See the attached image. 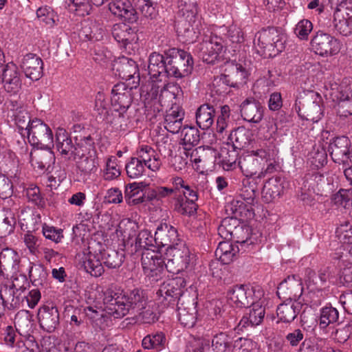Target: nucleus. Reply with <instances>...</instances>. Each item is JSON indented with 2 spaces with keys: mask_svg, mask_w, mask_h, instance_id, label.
I'll return each instance as SVG.
<instances>
[{
  "mask_svg": "<svg viewBox=\"0 0 352 352\" xmlns=\"http://www.w3.org/2000/svg\"><path fill=\"white\" fill-rule=\"evenodd\" d=\"M124 199L129 206L138 205L145 201L144 194L140 190L139 184H129L126 186Z\"/></svg>",
  "mask_w": 352,
  "mask_h": 352,
  "instance_id": "nucleus-45",
  "label": "nucleus"
},
{
  "mask_svg": "<svg viewBox=\"0 0 352 352\" xmlns=\"http://www.w3.org/2000/svg\"><path fill=\"white\" fill-rule=\"evenodd\" d=\"M117 72L122 79L129 80L134 78V76L138 72V67L136 63L128 58H123L117 64Z\"/></svg>",
  "mask_w": 352,
  "mask_h": 352,
  "instance_id": "nucleus-44",
  "label": "nucleus"
},
{
  "mask_svg": "<svg viewBox=\"0 0 352 352\" xmlns=\"http://www.w3.org/2000/svg\"><path fill=\"white\" fill-rule=\"evenodd\" d=\"M182 136L186 150H190L199 142V132L195 126L185 125L182 130Z\"/></svg>",
  "mask_w": 352,
  "mask_h": 352,
  "instance_id": "nucleus-52",
  "label": "nucleus"
},
{
  "mask_svg": "<svg viewBox=\"0 0 352 352\" xmlns=\"http://www.w3.org/2000/svg\"><path fill=\"white\" fill-rule=\"evenodd\" d=\"M154 237L148 230L140 231L135 239V252H137L141 250H146L149 252V247L153 246V242Z\"/></svg>",
  "mask_w": 352,
  "mask_h": 352,
  "instance_id": "nucleus-57",
  "label": "nucleus"
},
{
  "mask_svg": "<svg viewBox=\"0 0 352 352\" xmlns=\"http://www.w3.org/2000/svg\"><path fill=\"white\" fill-rule=\"evenodd\" d=\"M0 81L3 84L6 91L12 94H17L21 89V74L17 66L9 63L3 67Z\"/></svg>",
  "mask_w": 352,
  "mask_h": 352,
  "instance_id": "nucleus-18",
  "label": "nucleus"
},
{
  "mask_svg": "<svg viewBox=\"0 0 352 352\" xmlns=\"http://www.w3.org/2000/svg\"><path fill=\"white\" fill-rule=\"evenodd\" d=\"M29 277L33 285L43 286L47 283V272L44 265L32 264L29 270Z\"/></svg>",
  "mask_w": 352,
  "mask_h": 352,
  "instance_id": "nucleus-49",
  "label": "nucleus"
},
{
  "mask_svg": "<svg viewBox=\"0 0 352 352\" xmlns=\"http://www.w3.org/2000/svg\"><path fill=\"white\" fill-rule=\"evenodd\" d=\"M239 252V248L237 245H234L230 240H226L219 243L215 250V256L223 264H229L234 260Z\"/></svg>",
  "mask_w": 352,
  "mask_h": 352,
  "instance_id": "nucleus-35",
  "label": "nucleus"
},
{
  "mask_svg": "<svg viewBox=\"0 0 352 352\" xmlns=\"http://www.w3.org/2000/svg\"><path fill=\"white\" fill-rule=\"evenodd\" d=\"M351 189H340L337 193L333 195L332 202L335 205L346 208L351 204Z\"/></svg>",
  "mask_w": 352,
  "mask_h": 352,
  "instance_id": "nucleus-63",
  "label": "nucleus"
},
{
  "mask_svg": "<svg viewBox=\"0 0 352 352\" xmlns=\"http://www.w3.org/2000/svg\"><path fill=\"white\" fill-rule=\"evenodd\" d=\"M311 45L315 53L322 56L337 54L341 48L338 39L322 31L316 32L311 41Z\"/></svg>",
  "mask_w": 352,
  "mask_h": 352,
  "instance_id": "nucleus-11",
  "label": "nucleus"
},
{
  "mask_svg": "<svg viewBox=\"0 0 352 352\" xmlns=\"http://www.w3.org/2000/svg\"><path fill=\"white\" fill-rule=\"evenodd\" d=\"M186 297L181 298L177 305L178 319L184 327L192 328L198 320L197 297L195 295Z\"/></svg>",
  "mask_w": 352,
  "mask_h": 352,
  "instance_id": "nucleus-13",
  "label": "nucleus"
},
{
  "mask_svg": "<svg viewBox=\"0 0 352 352\" xmlns=\"http://www.w3.org/2000/svg\"><path fill=\"white\" fill-rule=\"evenodd\" d=\"M146 166L135 157H132L126 164L125 169L128 177L132 179H138L142 177L145 171Z\"/></svg>",
  "mask_w": 352,
  "mask_h": 352,
  "instance_id": "nucleus-53",
  "label": "nucleus"
},
{
  "mask_svg": "<svg viewBox=\"0 0 352 352\" xmlns=\"http://www.w3.org/2000/svg\"><path fill=\"white\" fill-rule=\"evenodd\" d=\"M240 111L244 120L257 124L263 118L264 107L258 100L249 97L241 104Z\"/></svg>",
  "mask_w": 352,
  "mask_h": 352,
  "instance_id": "nucleus-22",
  "label": "nucleus"
},
{
  "mask_svg": "<svg viewBox=\"0 0 352 352\" xmlns=\"http://www.w3.org/2000/svg\"><path fill=\"white\" fill-rule=\"evenodd\" d=\"M25 135L30 144L34 146L50 149L54 146L52 130L40 119L34 118L32 120L30 128L25 133Z\"/></svg>",
  "mask_w": 352,
  "mask_h": 352,
  "instance_id": "nucleus-8",
  "label": "nucleus"
},
{
  "mask_svg": "<svg viewBox=\"0 0 352 352\" xmlns=\"http://www.w3.org/2000/svg\"><path fill=\"white\" fill-rule=\"evenodd\" d=\"M135 158L152 171L160 169L162 162L156 151L148 145L140 146L135 152Z\"/></svg>",
  "mask_w": 352,
  "mask_h": 352,
  "instance_id": "nucleus-27",
  "label": "nucleus"
},
{
  "mask_svg": "<svg viewBox=\"0 0 352 352\" xmlns=\"http://www.w3.org/2000/svg\"><path fill=\"white\" fill-rule=\"evenodd\" d=\"M350 140L346 136L337 137L329 146V151L333 161L343 166H349L352 162L350 155Z\"/></svg>",
  "mask_w": 352,
  "mask_h": 352,
  "instance_id": "nucleus-15",
  "label": "nucleus"
},
{
  "mask_svg": "<svg viewBox=\"0 0 352 352\" xmlns=\"http://www.w3.org/2000/svg\"><path fill=\"white\" fill-rule=\"evenodd\" d=\"M173 285L171 280L167 283H164L160 289L157 292L160 296L164 298V300L167 301V305H179V299L184 296L189 298V293H182L180 289H177V287Z\"/></svg>",
  "mask_w": 352,
  "mask_h": 352,
  "instance_id": "nucleus-30",
  "label": "nucleus"
},
{
  "mask_svg": "<svg viewBox=\"0 0 352 352\" xmlns=\"http://www.w3.org/2000/svg\"><path fill=\"white\" fill-rule=\"evenodd\" d=\"M138 313V319L140 322L144 324H153L157 322L159 319V313L155 303L148 301L146 306L140 311Z\"/></svg>",
  "mask_w": 352,
  "mask_h": 352,
  "instance_id": "nucleus-46",
  "label": "nucleus"
},
{
  "mask_svg": "<svg viewBox=\"0 0 352 352\" xmlns=\"http://www.w3.org/2000/svg\"><path fill=\"white\" fill-rule=\"evenodd\" d=\"M38 19L49 27H53L56 23V14L53 10L49 7H41L36 10Z\"/></svg>",
  "mask_w": 352,
  "mask_h": 352,
  "instance_id": "nucleus-62",
  "label": "nucleus"
},
{
  "mask_svg": "<svg viewBox=\"0 0 352 352\" xmlns=\"http://www.w3.org/2000/svg\"><path fill=\"white\" fill-rule=\"evenodd\" d=\"M125 293L126 292L115 285H111L104 292V310L109 315L115 318H121L126 316Z\"/></svg>",
  "mask_w": 352,
  "mask_h": 352,
  "instance_id": "nucleus-7",
  "label": "nucleus"
},
{
  "mask_svg": "<svg viewBox=\"0 0 352 352\" xmlns=\"http://www.w3.org/2000/svg\"><path fill=\"white\" fill-rule=\"evenodd\" d=\"M250 135V131L245 127H238L229 134L227 144L234 150H241L249 144Z\"/></svg>",
  "mask_w": 352,
  "mask_h": 352,
  "instance_id": "nucleus-34",
  "label": "nucleus"
},
{
  "mask_svg": "<svg viewBox=\"0 0 352 352\" xmlns=\"http://www.w3.org/2000/svg\"><path fill=\"white\" fill-rule=\"evenodd\" d=\"M104 31L96 24L85 22L79 30L78 35L82 42L100 41L103 38Z\"/></svg>",
  "mask_w": 352,
  "mask_h": 352,
  "instance_id": "nucleus-36",
  "label": "nucleus"
},
{
  "mask_svg": "<svg viewBox=\"0 0 352 352\" xmlns=\"http://www.w3.org/2000/svg\"><path fill=\"white\" fill-rule=\"evenodd\" d=\"M133 87L118 82L111 90V102L115 112H127L133 102Z\"/></svg>",
  "mask_w": 352,
  "mask_h": 352,
  "instance_id": "nucleus-12",
  "label": "nucleus"
},
{
  "mask_svg": "<svg viewBox=\"0 0 352 352\" xmlns=\"http://www.w3.org/2000/svg\"><path fill=\"white\" fill-rule=\"evenodd\" d=\"M100 256L103 265L109 269L119 268L122 266L125 258L123 252L109 248L100 252Z\"/></svg>",
  "mask_w": 352,
  "mask_h": 352,
  "instance_id": "nucleus-39",
  "label": "nucleus"
},
{
  "mask_svg": "<svg viewBox=\"0 0 352 352\" xmlns=\"http://www.w3.org/2000/svg\"><path fill=\"white\" fill-rule=\"evenodd\" d=\"M120 175V170L117 164V159L113 156L109 157L103 171V178L105 180L111 181L118 178Z\"/></svg>",
  "mask_w": 352,
  "mask_h": 352,
  "instance_id": "nucleus-59",
  "label": "nucleus"
},
{
  "mask_svg": "<svg viewBox=\"0 0 352 352\" xmlns=\"http://www.w3.org/2000/svg\"><path fill=\"white\" fill-rule=\"evenodd\" d=\"M213 91L217 94L223 95L229 92L231 83L225 74L214 77L212 82Z\"/></svg>",
  "mask_w": 352,
  "mask_h": 352,
  "instance_id": "nucleus-61",
  "label": "nucleus"
},
{
  "mask_svg": "<svg viewBox=\"0 0 352 352\" xmlns=\"http://www.w3.org/2000/svg\"><path fill=\"white\" fill-rule=\"evenodd\" d=\"M232 338L226 332L213 336L212 349L214 352H232Z\"/></svg>",
  "mask_w": 352,
  "mask_h": 352,
  "instance_id": "nucleus-43",
  "label": "nucleus"
},
{
  "mask_svg": "<svg viewBox=\"0 0 352 352\" xmlns=\"http://www.w3.org/2000/svg\"><path fill=\"white\" fill-rule=\"evenodd\" d=\"M285 40L280 31L274 27L263 29L255 34L254 45L264 58L275 56L285 48Z\"/></svg>",
  "mask_w": 352,
  "mask_h": 352,
  "instance_id": "nucleus-3",
  "label": "nucleus"
},
{
  "mask_svg": "<svg viewBox=\"0 0 352 352\" xmlns=\"http://www.w3.org/2000/svg\"><path fill=\"white\" fill-rule=\"evenodd\" d=\"M82 266L85 271L95 277H99L104 273L103 263L101 258L89 253L83 261Z\"/></svg>",
  "mask_w": 352,
  "mask_h": 352,
  "instance_id": "nucleus-42",
  "label": "nucleus"
},
{
  "mask_svg": "<svg viewBox=\"0 0 352 352\" xmlns=\"http://www.w3.org/2000/svg\"><path fill=\"white\" fill-rule=\"evenodd\" d=\"M165 342L164 334L162 332H157L146 336L142 340V345L144 349H155L160 351L164 348Z\"/></svg>",
  "mask_w": 352,
  "mask_h": 352,
  "instance_id": "nucleus-47",
  "label": "nucleus"
},
{
  "mask_svg": "<svg viewBox=\"0 0 352 352\" xmlns=\"http://www.w3.org/2000/svg\"><path fill=\"white\" fill-rule=\"evenodd\" d=\"M279 182L280 180L277 178L274 179H270L265 184L263 192L266 201H271L280 197L282 187Z\"/></svg>",
  "mask_w": 352,
  "mask_h": 352,
  "instance_id": "nucleus-56",
  "label": "nucleus"
},
{
  "mask_svg": "<svg viewBox=\"0 0 352 352\" xmlns=\"http://www.w3.org/2000/svg\"><path fill=\"white\" fill-rule=\"evenodd\" d=\"M201 42L196 46L198 56L207 64H214L220 58L227 43L216 33L201 28Z\"/></svg>",
  "mask_w": 352,
  "mask_h": 352,
  "instance_id": "nucleus-4",
  "label": "nucleus"
},
{
  "mask_svg": "<svg viewBox=\"0 0 352 352\" xmlns=\"http://www.w3.org/2000/svg\"><path fill=\"white\" fill-rule=\"evenodd\" d=\"M177 7V14L180 18L176 24L177 35L183 43H192L201 34L202 28L197 1L180 0Z\"/></svg>",
  "mask_w": 352,
  "mask_h": 352,
  "instance_id": "nucleus-1",
  "label": "nucleus"
},
{
  "mask_svg": "<svg viewBox=\"0 0 352 352\" xmlns=\"http://www.w3.org/2000/svg\"><path fill=\"white\" fill-rule=\"evenodd\" d=\"M14 118L15 124L19 128L20 133L22 135L25 136V133L28 131L30 126L32 120L28 111L23 109L13 113Z\"/></svg>",
  "mask_w": 352,
  "mask_h": 352,
  "instance_id": "nucleus-58",
  "label": "nucleus"
},
{
  "mask_svg": "<svg viewBox=\"0 0 352 352\" xmlns=\"http://www.w3.org/2000/svg\"><path fill=\"white\" fill-rule=\"evenodd\" d=\"M67 3L69 8L78 15H88L91 10L89 0H67Z\"/></svg>",
  "mask_w": 352,
  "mask_h": 352,
  "instance_id": "nucleus-60",
  "label": "nucleus"
},
{
  "mask_svg": "<svg viewBox=\"0 0 352 352\" xmlns=\"http://www.w3.org/2000/svg\"><path fill=\"white\" fill-rule=\"evenodd\" d=\"M55 147L61 157L67 161H75L85 155V152L94 146V140L90 134L88 135H76L73 142L68 132L58 127L55 135Z\"/></svg>",
  "mask_w": 352,
  "mask_h": 352,
  "instance_id": "nucleus-2",
  "label": "nucleus"
},
{
  "mask_svg": "<svg viewBox=\"0 0 352 352\" xmlns=\"http://www.w3.org/2000/svg\"><path fill=\"white\" fill-rule=\"evenodd\" d=\"M148 74L151 78L157 79L159 77H169L168 64H166V50L161 54L153 52L149 56Z\"/></svg>",
  "mask_w": 352,
  "mask_h": 352,
  "instance_id": "nucleus-25",
  "label": "nucleus"
},
{
  "mask_svg": "<svg viewBox=\"0 0 352 352\" xmlns=\"http://www.w3.org/2000/svg\"><path fill=\"white\" fill-rule=\"evenodd\" d=\"M141 261L142 269L164 268L166 265L161 256L155 251L143 252Z\"/></svg>",
  "mask_w": 352,
  "mask_h": 352,
  "instance_id": "nucleus-51",
  "label": "nucleus"
},
{
  "mask_svg": "<svg viewBox=\"0 0 352 352\" xmlns=\"http://www.w3.org/2000/svg\"><path fill=\"white\" fill-rule=\"evenodd\" d=\"M196 122L202 130L209 129L214 122L215 109L209 104H201L196 111Z\"/></svg>",
  "mask_w": 352,
  "mask_h": 352,
  "instance_id": "nucleus-33",
  "label": "nucleus"
},
{
  "mask_svg": "<svg viewBox=\"0 0 352 352\" xmlns=\"http://www.w3.org/2000/svg\"><path fill=\"white\" fill-rule=\"evenodd\" d=\"M234 214V217L224 218L218 227L219 235L225 240L232 239L233 234H237L236 232L240 230V228H237L240 225L237 211L236 210Z\"/></svg>",
  "mask_w": 352,
  "mask_h": 352,
  "instance_id": "nucleus-37",
  "label": "nucleus"
},
{
  "mask_svg": "<svg viewBox=\"0 0 352 352\" xmlns=\"http://www.w3.org/2000/svg\"><path fill=\"white\" fill-rule=\"evenodd\" d=\"M16 220L10 210H6L0 214V237H6L13 232Z\"/></svg>",
  "mask_w": 352,
  "mask_h": 352,
  "instance_id": "nucleus-50",
  "label": "nucleus"
},
{
  "mask_svg": "<svg viewBox=\"0 0 352 352\" xmlns=\"http://www.w3.org/2000/svg\"><path fill=\"white\" fill-rule=\"evenodd\" d=\"M313 30V25L308 19L300 20L296 25L294 32L301 40H307Z\"/></svg>",
  "mask_w": 352,
  "mask_h": 352,
  "instance_id": "nucleus-64",
  "label": "nucleus"
},
{
  "mask_svg": "<svg viewBox=\"0 0 352 352\" xmlns=\"http://www.w3.org/2000/svg\"><path fill=\"white\" fill-rule=\"evenodd\" d=\"M227 296L236 307H248L254 302V290L247 285H236L230 287Z\"/></svg>",
  "mask_w": 352,
  "mask_h": 352,
  "instance_id": "nucleus-19",
  "label": "nucleus"
},
{
  "mask_svg": "<svg viewBox=\"0 0 352 352\" xmlns=\"http://www.w3.org/2000/svg\"><path fill=\"white\" fill-rule=\"evenodd\" d=\"M336 30L342 36L352 34V0H343L336 6L333 13Z\"/></svg>",
  "mask_w": 352,
  "mask_h": 352,
  "instance_id": "nucleus-9",
  "label": "nucleus"
},
{
  "mask_svg": "<svg viewBox=\"0 0 352 352\" xmlns=\"http://www.w3.org/2000/svg\"><path fill=\"white\" fill-rule=\"evenodd\" d=\"M301 307L299 302L291 300L285 301V302L280 304L276 309L278 321L290 323L296 318Z\"/></svg>",
  "mask_w": 352,
  "mask_h": 352,
  "instance_id": "nucleus-32",
  "label": "nucleus"
},
{
  "mask_svg": "<svg viewBox=\"0 0 352 352\" xmlns=\"http://www.w3.org/2000/svg\"><path fill=\"white\" fill-rule=\"evenodd\" d=\"M31 160L37 167L41 170L48 168L52 163L55 162V156L51 148L45 152H39L37 156H32L31 153Z\"/></svg>",
  "mask_w": 352,
  "mask_h": 352,
  "instance_id": "nucleus-54",
  "label": "nucleus"
},
{
  "mask_svg": "<svg viewBox=\"0 0 352 352\" xmlns=\"http://www.w3.org/2000/svg\"><path fill=\"white\" fill-rule=\"evenodd\" d=\"M302 292L303 287L300 278L297 275H292L279 284L276 293L279 298L285 301L296 302Z\"/></svg>",
  "mask_w": 352,
  "mask_h": 352,
  "instance_id": "nucleus-16",
  "label": "nucleus"
},
{
  "mask_svg": "<svg viewBox=\"0 0 352 352\" xmlns=\"http://www.w3.org/2000/svg\"><path fill=\"white\" fill-rule=\"evenodd\" d=\"M19 261L16 252L8 248L0 252V276L3 275V270L7 268L15 269Z\"/></svg>",
  "mask_w": 352,
  "mask_h": 352,
  "instance_id": "nucleus-41",
  "label": "nucleus"
},
{
  "mask_svg": "<svg viewBox=\"0 0 352 352\" xmlns=\"http://www.w3.org/2000/svg\"><path fill=\"white\" fill-rule=\"evenodd\" d=\"M224 74L230 80L232 87L245 84L248 77V72L242 65L232 63L226 66Z\"/></svg>",
  "mask_w": 352,
  "mask_h": 352,
  "instance_id": "nucleus-38",
  "label": "nucleus"
},
{
  "mask_svg": "<svg viewBox=\"0 0 352 352\" xmlns=\"http://www.w3.org/2000/svg\"><path fill=\"white\" fill-rule=\"evenodd\" d=\"M166 64L169 77L182 78L192 73L194 61L192 56L188 52L171 48L166 50Z\"/></svg>",
  "mask_w": 352,
  "mask_h": 352,
  "instance_id": "nucleus-5",
  "label": "nucleus"
},
{
  "mask_svg": "<svg viewBox=\"0 0 352 352\" xmlns=\"http://www.w3.org/2000/svg\"><path fill=\"white\" fill-rule=\"evenodd\" d=\"M269 157L270 153L265 149L260 148L252 151L239 158L238 166L244 175L252 177L258 173L265 162H267Z\"/></svg>",
  "mask_w": 352,
  "mask_h": 352,
  "instance_id": "nucleus-10",
  "label": "nucleus"
},
{
  "mask_svg": "<svg viewBox=\"0 0 352 352\" xmlns=\"http://www.w3.org/2000/svg\"><path fill=\"white\" fill-rule=\"evenodd\" d=\"M171 258L168 259L166 267L170 264L175 265L177 272L184 271L193 264L194 256L190 253L189 248L184 243L176 244L168 250Z\"/></svg>",
  "mask_w": 352,
  "mask_h": 352,
  "instance_id": "nucleus-14",
  "label": "nucleus"
},
{
  "mask_svg": "<svg viewBox=\"0 0 352 352\" xmlns=\"http://www.w3.org/2000/svg\"><path fill=\"white\" fill-rule=\"evenodd\" d=\"M294 108L298 116L306 120L318 122L322 117L320 105L309 97L296 100Z\"/></svg>",
  "mask_w": 352,
  "mask_h": 352,
  "instance_id": "nucleus-17",
  "label": "nucleus"
},
{
  "mask_svg": "<svg viewBox=\"0 0 352 352\" xmlns=\"http://www.w3.org/2000/svg\"><path fill=\"white\" fill-rule=\"evenodd\" d=\"M109 9L113 14L129 23L136 22L138 17L129 0H111Z\"/></svg>",
  "mask_w": 352,
  "mask_h": 352,
  "instance_id": "nucleus-24",
  "label": "nucleus"
},
{
  "mask_svg": "<svg viewBox=\"0 0 352 352\" xmlns=\"http://www.w3.org/2000/svg\"><path fill=\"white\" fill-rule=\"evenodd\" d=\"M43 60L35 54L29 53L25 55L21 63L25 76L32 80H39L43 75Z\"/></svg>",
  "mask_w": 352,
  "mask_h": 352,
  "instance_id": "nucleus-23",
  "label": "nucleus"
},
{
  "mask_svg": "<svg viewBox=\"0 0 352 352\" xmlns=\"http://www.w3.org/2000/svg\"><path fill=\"white\" fill-rule=\"evenodd\" d=\"M165 91L172 93L174 97L182 91L181 87L174 83H168L160 88L152 82L146 87V89L145 87L141 88L140 95L144 98L145 111L147 112L148 116H154L157 112L160 111V97Z\"/></svg>",
  "mask_w": 352,
  "mask_h": 352,
  "instance_id": "nucleus-6",
  "label": "nucleus"
},
{
  "mask_svg": "<svg viewBox=\"0 0 352 352\" xmlns=\"http://www.w3.org/2000/svg\"><path fill=\"white\" fill-rule=\"evenodd\" d=\"M125 296L126 315L129 314L131 309L135 311L142 309L144 306H146L148 302L146 292L140 288L126 291Z\"/></svg>",
  "mask_w": 352,
  "mask_h": 352,
  "instance_id": "nucleus-29",
  "label": "nucleus"
},
{
  "mask_svg": "<svg viewBox=\"0 0 352 352\" xmlns=\"http://www.w3.org/2000/svg\"><path fill=\"white\" fill-rule=\"evenodd\" d=\"M339 312L337 309L331 305L325 306L320 311L319 327L320 329H325L329 324L338 321Z\"/></svg>",
  "mask_w": 352,
  "mask_h": 352,
  "instance_id": "nucleus-48",
  "label": "nucleus"
},
{
  "mask_svg": "<svg viewBox=\"0 0 352 352\" xmlns=\"http://www.w3.org/2000/svg\"><path fill=\"white\" fill-rule=\"evenodd\" d=\"M250 306L249 313L245 314L238 324L237 329L239 331H243L250 327H253L259 325L264 319L265 314L264 307L254 302Z\"/></svg>",
  "mask_w": 352,
  "mask_h": 352,
  "instance_id": "nucleus-26",
  "label": "nucleus"
},
{
  "mask_svg": "<svg viewBox=\"0 0 352 352\" xmlns=\"http://www.w3.org/2000/svg\"><path fill=\"white\" fill-rule=\"evenodd\" d=\"M184 111L179 107H172L166 112L164 127L170 133H177L182 128Z\"/></svg>",
  "mask_w": 352,
  "mask_h": 352,
  "instance_id": "nucleus-31",
  "label": "nucleus"
},
{
  "mask_svg": "<svg viewBox=\"0 0 352 352\" xmlns=\"http://www.w3.org/2000/svg\"><path fill=\"white\" fill-rule=\"evenodd\" d=\"M197 208L196 201L185 199L182 195L174 197V210L180 214L193 216L196 214Z\"/></svg>",
  "mask_w": 352,
  "mask_h": 352,
  "instance_id": "nucleus-40",
  "label": "nucleus"
},
{
  "mask_svg": "<svg viewBox=\"0 0 352 352\" xmlns=\"http://www.w3.org/2000/svg\"><path fill=\"white\" fill-rule=\"evenodd\" d=\"M39 325L44 331L52 333L60 324V316L58 308L52 305L41 306L37 314Z\"/></svg>",
  "mask_w": 352,
  "mask_h": 352,
  "instance_id": "nucleus-20",
  "label": "nucleus"
},
{
  "mask_svg": "<svg viewBox=\"0 0 352 352\" xmlns=\"http://www.w3.org/2000/svg\"><path fill=\"white\" fill-rule=\"evenodd\" d=\"M178 241L177 230L173 226L161 223L157 226L154 235V242L158 247L167 246L168 251L176 245Z\"/></svg>",
  "mask_w": 352,
  "mask_h": 352,
  "instance_id": "nucleus-21",
  "label": "nucleus"
},
{
  "mask_svg": "<svg viewBox=\"0 0 352 352\" xmlns=\"http://www.w3.org/2000/svg\"><path fill=\"white\" fill-rule=\"evenodd\" d=\"M300 352H337L333 349L327 346L324 341L314 342L305 339L300 345Z\"/></svg>",
  "mask_w": 352,
  "mask_h": 352,
  "instance_id": "nucleus-55",
  "label": "nucleus"
},
{
  "mask_svg": "<svg viewBox=\"0 0 352 352\" xmlns=\"http://www.w3.org/2000/svg\"><path fill=\"white\" fill-rule=\"evenodd\" d=\"M111 34L114 39L126 48L132 43L138 40L135 30L126 23L114 24L111 28Z\"/></svg>",
  "mask_w": 352,
  "mask_h": 352,
  "instance_id": "nucleus-28",
  "label": "nucleus"
}]
</instances>
